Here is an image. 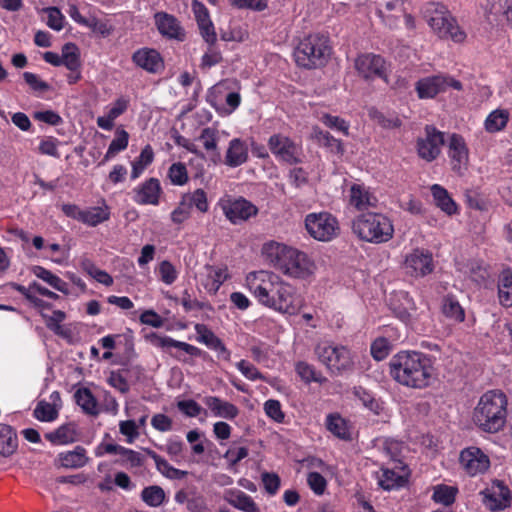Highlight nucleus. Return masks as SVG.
<instances>
[{"label":"nucleus","mask_w":512,"mask_h":512,"mask_svg":"<svg viewBox=\"0 0 512 512\" xmlns=\"http://www.w3.org/2000/svg\"><path fill=\"white\" fill-rule=\"evenodd\" d=\"M314 354L332 376L343 375L353 370V357L346 346L321 342L315 346Z\"/></svg>","instance_id":"obj_8"},{"label":"nucleus","mask_w":512,"mask_h":512,"mask_svg":"<svg viewBox=\"0 0 512 512\" xmlns=\"http://www.w3.org/2000/svg\"><path fill=\"white\" fill-rule=\"evenodd\" d=\"M181 304L184 307L186 312H189L193 309H207L209 311H213V307L210 303L200 302L197 299H192L188 290H185L183 292Z\"/></svg>","instance_id":"obj_55"},{"label":"nucleus","mask_w":512,"mask_h":512,"mask_svg":"<svg viewBox=\"0 0 512 512\" xmlns=\"http://www.w3.org/2000/svg\"><path fill=\"white\" fill-rule=\"evenodd\" d=\"M331 46L328 37L322 34H310L304 37L294 50L295 62L305 69L324 66L330 55Z\"/></svg>","instance_id":"obj_6"},{"label":"nucleus","mask_w":512,"mask_h":512,"mask_svg":"<svg viewBox=\"0 0 512 512\" xmlns=\"http://www.w3.org/2000/svg\"><path fill=\"white\" fill-rule=\"evenodd\" d=\"M141 499L150 507H159L165 500V492L160 486H148L142 490Z\"/></svg>","instance_id":"obj_44"},{"label":"nucleus","mask_w":512,"mask_h":512,"mask_svg":"<svg viewBox=\"0 0 512 512\" xmlns=\"http://www.w3.org/2000/svg\"><path fill=\"white\" fill-rule=\"evenodd\" d=\"M378 483L384 490L390 491L404 486L406 479L404 476L397 474L393 469H382V475Z\"/></svg>","instance_id":"obj_43"},{"label":"nucleus","mask_w":512,"mask_h":512,"mask_svg":"<svg viewBox=\"0 0 512 512\" xmlns=\"http://www.w3.org/2000/svg\"><path fill=\"white\" fill-rule=\"evenodd\" d=\"M390 351V344L385 338L376 339L371 345V355L377 361L385 359Z\"/></svg>","instance_id":"obj_53"},{"label":"nucleus","mask_w":512,"mask_h":512,"mask_svg":"<svg viewBox=\"0 0 512 512\" xmlns=\"http://www.w3.org/2000/svg\"><path fill=\"white\" fill-rule=\"evenodd\" d=\"M262 482L264 484V488L270 495L276 494L280 487V478L275 473L265 472L262 474Z\"/></svg>","instance_id":"obj_63"},{"label":"nucleus","mask_w":512,"mask_h":512,"mask_svg":"<svg viewBox=\"0 0 512 512\" xmlns=\"http://www.w3.org/2000/svg\"><path fill=\"white\" fill-rule=\"evenodd\" d=\"M497 487L499 489L498 494L489 490L484 493L483 502L492 511L502 510L509 504V490L500 481H497Z\"/></svg>","instance_id":"obj_27"},{"label":"nucleus","mask_w":512,"mask_h":512,"mask_svg":"<svg viewBox=\"0 0 512 512\" xmlns=\"http://www.w3.org/2000/svg\"><path fill=\"white\" fill-rule=\"evenodd\" d=\"M448 87L459 91L462 90V83L453 77L439 74L422 78L415 84V90L420 99H432L446 91Z\"/></svg>","instance_id":"obj_10"},{"label":"nucleus","mask_w":512,"mask_h":512,"mask_svg":"<svg viewBox=\"0 0 512 512\" xmlns=\"http://www.w3.org/2000/svg\"><path fill=\"white\" fill-rule=\"evenodd\" d=\"M268 147L271 153L282 162L289 165H296L303 162L302 147L283 134L278 133L270 136Z\"/></svg>","instance_id":"obj_9"},{"label":"nucleus","mask_w":512,"mask_h":512,"mask_svg":"<svg viewBox=\"0 0 512 512\" xmlns=\"http://www.w3.org/2000/svg\"><path fill=\"white\" fill-rule=\"evenodd\" d=\"M192 8L197 20L200 34L203 39L210 45H214L217 40V36L214 30V25L210 20L207 8L200 2L194 1Z\"/></svg>","instance_id":"obj_21"},{"label":"nucleus","mask_w":512,"mask_h":512,"mask_svg":"<svg viewBox=\"0 0 512 512\" xmlns=\"http://www.w3.org/2000/svg\"><path fill=\"white\" fill-rule=\"evenodd\" d=\"M48 13V22L47 25L56 30L60 31L63 28V15L60 10L56 7H49L46 9Z\"/></svg>","instance_id":"obj_64"},{"label":"nucleus","mask_w":512,"mask_h":512,"mask_svg":"<svg viewBox=\"0 0 512 512\" xmlns=\"http://www.w3.org/2000/svg\"><path fill=\"white\" fill-rule=\"evenodd\" d=\"M168 177L174 185H184L188 180L187 169L183 163H173L168 171Z\"/></svg>","instance_id":"obj_52"},{"label":"nucleus","mask_w":512,"mask_h":512,"mask_svg":"<svg viewBox=\"0 0 512 512\" xmlns=\"http://www.w3.org/2000/svg\"><path fill=\"white\" fill-rule=\"evenodd\" d=\"M109 217V207L104 203L102 206L91 207L83 210V213L80 215V221L91 227H95L107 221Z\"/></svg>","instance_id":"obj_31"},{"label":"nucleus","mask_w":512,"mask_h":512,"mask_svg":"<svg viewBox=\"0 0 512 512\" xmlns=\"http://www.w3.org/2000/svg\"><path fill=\"white\" fill-rule=\"evenodd\" d=\"M248 160V147L244 141L234 138L229 142L225 156V164L229 167H238Z\"/></svg>","instance_id":"obj_24"},{"label":"nucleus","mask_w":512,"mask_h":512,"mask_svg":"<svg viewBox=\"0 0 512 512\" xmlns=\"http://www.w3.org/2000/svg\"><path fill=\"white\" fill-rule=\"evenodd\" d=\"M194 330L197 334V340L205 344L209 349L217 353V357L229 361L231 352L226 348L223 341L209 329L205 324H196Z\"/></svg>","instance_id":"obj_17"},{"label":"nucleus","mask_w":512,"mask_h":512,"mask_svg":"<svg viewBox=\"0 0 512 512\" xmlns=\"http://www.w3.org/2000/svg\"><path fill=\"white\" fill-rule=\"evenodd\" d=\"M509 113L506 110H495L485 120V128L488 132H498L506 127Z\"/></svg>","instance_id":"obj_45"},{"label":"nucleus","mask_w":512,"mask_h":512,"mask_svg":"<svg viewBox=\"0 0 512 512\" xmlns=\"http://www.w3.org/2000/svg\"><path fill=\"white\" fill-rule=\"evenodd\" d=\"M129 134L123 128H117L115 131V137L111 141L106 154L100 164H104L109 161L113 157H115L119 152L125 150L128 146Z\"/></svg>","instance_id":"obj_35"},{"label":"nucleus","mask_w":512,"mask_h":512,"mask_svg":"<svg viewBox=\"0 0 512 512\" xmlns=\"http://www.w3.org/2000/svg\"><path fill=\"white\" fill-rule=\"evenodd\" d=\"M120 433L127 437V443L131 444L139 436L138 427L133 420L121 421L119 423Z\"/></svg>","instance_id":"obj_60"},{"label":"nucleus","mask_w":512,"mask_h":512,"mask_svg":"<svg viewBox=\"0 0 512 512\" xmlns=\"http://www.w3.org/2000/svg\"><path fill=\"white\" fill-rule=\"evenodd\" d=\"M264 410L268 417L281 423L284 420V413L281 410V404L278 400L269 399L264 403Z\"/></svg>","instance_id":"obj_56"},{"label":"nucleus","mask_w":512,"mask_h":512,"mask_svg":"<svg viewBox=\"0 0 512 512\" xmlns=\"http://www.w3.org/2000/svg\"><path fill=\"white\" fill-rule=\"evenodd\" d=\"M154 159V152L150 145H146L139 157L132 163L131 178L137 179L145 168L152 163Z\"/></svg>","instance_id":"obj_42"},{"label":"nucleus","mask_w":512,"mask_h":512,"mask_svg":"<svg viewBox=\"0 0 512 512\" xmlns=\"http://www.w3.org/2000/svg\"><path fill=\"white\" fill-rule=\"evenodd\" d=\"M431 193L436 206L439 207L442 211L448 215H452L456 212L457 206L453 199L449 196L446 189L438 184H434L431 187Z\"/></svg>","instance_id":"obj_32"},{"label":"nucleus","mask_w":512,"mask_h":512,"mask_svg":"<svg viewBox=\"0 0 512 512\" xmlns=\"http://www.w3.org/2000/svg\"><path fill=\"white\" fill-rule=\"evenodd\" d=\"M32 273L36 277L42 279L55 290L60 291L65 295H68L70 293L68 289V284L65 281H63L60 277L53 274L51 271L47 270L46 268L42 266H34L32 268Z\"/></svg>","instance_id":"obj_34"},{"label":"nucleus","mask_w":512,"mask_h":512,"mask_svg":"<svg viewBox=\"0 0 512 512\" xmlns=\"http://www.w3.org/2000/svg\"><path fill=\"white\" fill-rule=\"evenodd\" d=\"M45 438L53 444H67L75 441V429L71 424L60 426L53 432L47 433Z\"/></svg>","instance_id":"obj_40"},{"label":"nucleus","mask_w":512,"mask_h":512,"mask_svg":"<svg viewBox=\"0 0 512 512\" xmlns=\"http://www.w3.org/2000/svg\"><path fill=\"white\" fill-rule=\"evenodd\" d=\"M60 466L67 469H78L84 467L89 458L86 455V449L80 445L71 451L61 452L56 459Z\"/></svg>","instance_id":"obj_23"},{"label":"nucleus","mask_w":512,"mask_h":512,"mask_svg":"<svg viewBox=\"0 0 512 512\" xmlns=\"http://www.w3.org/2000/svg\"><path fill=\"white\" fill-rule=\"evenodd\" d=\"M154 18L157 29L161 35L179 41L184 40V30L180 22L173 15L165 12H157Z\"/></svg>","instance_id":"obj_19"},{"label":"nucleus","mask_w":512,"mask_h":512,"mask_svg":"<svg viewBox=\"0 0 512 512\" xmlns=\"http://www.w3.org/2000/svg\"><path fill=\"white\" fill-rule=\"evenodd\" d=\"M423 16L439 38L451 39L456 43H462L466 39V33L459 27L457 20L445 5L427 3L423 9Z\"/></svg>","instance_id":"obj_7"},{"label":"nucleus","mask_w":512,"mask_h":512,"mask_svg":"<svg viewBox=\"0 0 512 512\" xmlns=\"http://www.w3.org/2000/svg\"><path fill=\"white\" fill-rule=\"evenodd\" d=\"M262 254L276 269L294 278H305L312 273L308 256L297 249L277 242L263 245Z\"/></svg>","instance_id":"obj_3"},{"label":"nucleus","mask_w":512,"mask_h":512,"mask_svg":"<svg viewBox=\"0 0 512 512\" xmlns=\"http://www.w3.org/2000/svg\"><path fill=\"white\" fill-rule=\"evenodd\" d=\"M448 155L451 159L453 171L462 174L468 162V149L462 136L452 134L448 144Z\"/></svg>","instance_id":"obj_18"},{"label":"nucleus","mask_w":512,"mask_h":512,"mask_svg":"<svg viewBox=\"0 0 512 512\" xmlns=\"http://www.w3.org/2000/svg\"><path fill=\"white\" fill-rule=\"evenodd\" d=\"M507 404V397L502 391L485 392L474 408L473 422L483 432H499L506 423Z\"/></svg>","instance_id":"obj_4"},{"label":"nucleus","mask_w":512,"mask_h":512,"mask_svg":"<svg viewBox=\"0 0 512 512\" xmlns=\"http://www.w3.org/2000/svg\"><path fill=\"white\" fill-rule=\"evenodd\" d=\"M424 130L425 137L417 139V153L421 159L432 162L440 155L445 143L444 133L432 125H426Z\"/></svg>","instance_id":"obj_12"},{"label":"nucleus","mask_w":512,"mask_h":512,"mask_svg":"<svg viewBox=\"0 0 512 512\" xmlns=\"http://www.w3.org/2000/svg\"><path fill=\"white\" fill-rule=\"evenodd\" d=\"M313 137L320 146H323L329 150L330 153L342 156L344 154V147L340 140L334 138L328 131H323L319 128H315L313 131Z\"/></svg>","instance_id":"obj_33"},{"label":"nucleus","mask_w":512,"mask_h":512,"mask_svg":"<svg viewBox=\"0 0 512 512\" xmlns=\"http://www.w3.org/2000/svg\"><path fill=\"white\" fill-rule=\"evenodd\" d=\"M132 60L149 73H157L163 68L162 57L155 49H139L133 53Z\"/></svg>","instance_id":"obj_20"},{"label":"nucleus","mask_w":512,"mask_h":512,"mask_svg":"<svg viewBox=\"0 0 512 512\" xmlns=\"http://www.w3.org/2000/svg\"><path fill=\"white\" fill-rule=\"evenodd\" d=\"M457 491L455 487L439 485L435 488L432 498L437 503L449 506L454 503Z\"/></svg>","instance_id":"obj_49"},{"label":"nucleus","mask_w":512,"mask_h":512,"mask_svg":"<svg viewBox=\"0 0 512 512\" xmlns=\"http://www.w3.org/2000/svg\"><path fill=\"white\" fill-rule=\"evenodd\" d=\"M354 67L365 80L381 78L387 82L386 61L380 55L372 53L359 55L355 59Z\"/></svg>","instance_id":"obj_13"},{"label":"nucleus","mask_w":512,"mask_h":512,"mask_svg":"<svg viewBox=\"0 0 512 512\" xmlns=\"http://www.w3.org/2000/svg\"><path fill=\"white\" fill-rule=\"evenodd\" d=\"M459 461L465 472L470 476L482 474L490 467L489 457L475 446L463 449Z\"/></svg>","instance_id":"obj_15"},{"label":"nucleus","mask_w":512,"mask_h":512,"mask_svg":"<svg viewBox=\"0 0 512 512\" xmlns=\"http://www.w3.org/2000/svg\"><path fill=\"white\" fill-rule=\"evenodd\" d=\"M353 233L363 241L371 243L388 242L394 233L391 220L381 213H362L352 220Z\"/></svg>","instance_id":"obj_5"},{"label":"nucleus","mask_w":512,"mask_h":512,"mask_svg":"<svg viewBox=\"0 0 512 512\" xmlns=\"http://www.w3.org/2000/svg\"><path fill=\"white\" fill-rule=\"evenodd\" d=\"M295 370L299 377L307 384L311 382L322 384L327 381V379L322 376L321 373L316 372L313 365L305 361H298L295 364Z\"/></svg>","instance_id":"obj_41"},{"label":"nucleus","mask_w":512,"mask_h":512,"mask_svg":"<svg viewBox=\"0 0 512 512\" xmlns=\"http://www.w3.org/2000/svg\"><path fill=\"white\" fill-rule=\"evenodd\" d=\"M17 446L15 430L10 425L0 423V455L3 457L11 456L16 451Z\"/></svg>","instance_id":"obj_28"},{"label":"nucleus","mask_w":512,"mask_h":512,"mask_svg":"<svg viewBox=\"0 0 512 512\" xmlns=\"http://www.w3.org/2000/svg\"><path fill=\"white\" fill-rule=\"evenodd\" d=\"M376 199L359 185L351 187L350 203L358 210L374 206Z\"/></svg>","instance_id":"obj_38"},{"label":"nucleus","mask_w":512,"mask_h":512,"mask_svg":"<svg viewBox=\"0 0 512 512\" xmlns=\"http://www.w3.org/2000/svg\"><path fill=\"white\" fill-rule=\"evenodd\" d=\"M177 407L188 417H196L202 412V407L194 400L179 401Z\"/></svg>","instance_id":"obj_62"},{"label":"nucleus","mask_w":512,"mask_h":512,"mask_svg":"<svg viewBox=\"0 0 512 512\" xmlns=\"http://www.w3.org/2000/svg\"><path fill=\"white\" fill-rule=\"evenodd\" d=\"M57 415L58 412L53 405L45 401H40L34 410L35 418L43 422L53 421Z\"/></svg>","instance_id":"obj_51"},{"label":"nucleus","mask_w":512,"mask_h":512,"mask_svg":"<svg viewBox=\"0 0 512 512\" xmlns=\"http://www.w3.org/2000/svg\"><path fill=\"white\" fill-rule=\"evenodd\" d=\"M442 311L444 315L457 322H462L465 318V313L461 305L453 297H446L444 299Z\"/></svg>","instance_id":"obj_48"},{"label":"nucleus","mask_w":512,"mask_h":512,"mask_svg":"<svg viewBox=\"0 0 512 512\" xmlns=\"http://www.w3.org/2000/svg\"><path fill=\"white\" fill-rule=\"evenodd\" d=\"M238 370L249 380H265L262 373L252 364L246 360H241L237 363Z\"/></svg>","instance_id":"obj_58"},{"label":"nucleus","mask_w":512,"mask_h":512,"mask_svg":"<svg viewBox=\"0 0 512 512\" xmlns=\"http://www.w3.org/2000/svg\"><path fill=\"white\" fill-rule=\"evenodd\" d=\"M203 402L216 417L234 419L239 413V409L234 404L216 396H207Z\"/></svg>","instance_id":"obj_25"},{"label":"nucleus","mask_w":512,"mask_h":512,"mask_svg":"<svg viewBox=\"0 0 512 512\" xmlns=\"http://www.w3.org/2000/svg\"><path fill=\"white\" fill-rule=\"evenodd\" d=\"M183 199L189 203L191 208L195 206L200 212L208 210L207 196L203 189H197L193 193L184 194Z\"/></svg>","instance_id":"obj_50"},{"label":"nucleus","mask_w":512,"mask_h":512,"mask_svg":"<svg viewBox=\"0 0 512 512\" xmlns=\"http://www.w3.org/2000/svg\"><path fill=\"white\" fill-rule=\"evenodd\" d=\"M310 489L317 495H322L326 489V479L318 472H310L307 476Z\"/></svg>","instance_id":"obj_57"},{"label":"nucleus","mask_w":512,"mask_h":512,"mask_svg":"<svg viewBox=\"0 0 512 512\" xmlns=\"http://www.w3.org/2000/svg\"><path fill=\"white\" fill-rule=\"evenodd\" d=\"M391 377L403 386L422 389L429 386L433 363L429 356L416 351H400L389 361Z\"/></svg>","instance_id":"obj_2"},{"label":"nucleus","mask_w":512,"mask_h":512,"mask_svg":"<svg viewBox=\"0 0 512 512\" xmlns=\"http://www.w3.org/2000/svg\"><path fill=\"white\" fill-rule=\"evenodd\" d=\"M405 266L413 276H426L433 271L432 254L428 251L416 249L406 257Z\"/></svg>","instance_id":"obj_16"},{"label":"nucleus","mask_w":512,"mask_h":512,"mask_svg":"<svg viewBox=\"0 0 512 512\" xmlns=\"http://www.w3.org/2000/svg\"><path fill=\"white\" fill-rule=\"evenodd\" d=\"M498 298L503 307H512V269H504L498 280Z\"/></svg>","instance_id":"obj_30"},{"label":"nucleus","mask_w":512,"mask_h":512,"mask_svg":"<svg viewBox=\"0 0 512 512\" xmlns=\"http://www.w3.org/2000/svg\"><path fill=\"white\" fill-rule=\"evenodd\" d=\"M305 227L314 239L329 241L336 235L338 222L336 218L329 213H311L305 218Z\"/></svg>","instance_id":"obj_11"},{"label":"nucleus","mask_w":512,"mask_h":512,"mask_svg":"<svg viewBox=\"0 0 512 512\" xmlns=\"http://www.w3.org/2000/svg\"><path fill=\"white\" fill-rule=\"evenodd\" d=\"M224 499L233 507L244 512H261L254 500L241 490H226Z\"/></svg>","instance_id":"obj_26"},{"label":"nucleus","mask_w":512,"mask_h":512,"mask_svg":"<svg viewBox=\"0 0 512 512\" xmlns=\"http://www.w3.org/2000/svg\"><path fill=\"white\" fill-rule=\"evenodd\" d=\"M191 207L183 198L179 205L172 211L171 220L176 224H181L190 217Z\"/></svg>","instance_id":"obj_59"},{"label":"nucleus","mask_w":512,"mask_h":512,"mask_svg":"<svg viewBox=\"0 0 512 512\" xmlns=\"http://www.w3.org/2000/svg\"><path fill=\"white\" fill-rule=\"evenodd\" d=\"M327 429L340 439L347 440L350 437L346 422L339 415H328L326 421Z\"/></svg>","instance_id":"obj_46"},{"label":"nucleus","mask_w":512,"mask_h":512,"mask_svg":"<svg viewBox=\"0 0 512 512\" xmlns=\"http://www.w3.org/2000/svg\"><path fill=\"white\" fill-rule=\"evenodd\" d=\"M23 78L34 91L45 92L50 89V85L47 82L41 80L36 74L32 72H24Z\"/></svg>","instance_id":"obj_61"},{"label":"nucleus","mask_w":512,"mask_h":512,"mask_svg":"<svg viewBox=\"0 0 512 512\" xmlns=\"http://www.w3.org/2000/svg\"><path fill=\"white\" fill-rule=\"evenodd\" d=\"M119 458L115 460V464L128 467L136 468L141 467L144 464V456L137 451L123 447L120 449L118 454Z\"/></svg>","instance_id":"obj_39"},{"label":"nucleus","mask_w":512,"mask_h":512,"mask_svg":"<svg viewBox=\"0 0 512 512\" xmlns=\"http://www.w3.org/2000/svg\"><path fill=\"white\" fill-rule=\"evenodd\" d=\"M74 398L76 403L83 409L86 414L92 416H97L99 414L97 401L88 388L78 389L74 394Z\"/></svg>","instance_id":"obj_36"},{"label":"nucleus","mask_w":512,"mask_h":512,"mask_svg":"<svg viewBox=\"0 0 512 512\" xmlns=\"http://www.w3.org/2000/svg\"><path fill=\"white\" fill-rule=\"evenodd\" d=\"M129 370L126 368L111 371L108 377V383L113 388L117 389L120 393L126 394L130 390V386L127 381Z\"/></svg>","instance_id":"obj_47"},{"label":"nucleus","mask_w":512,"mask_h":512,"mask_svg":"<svg viewBox=\"0 0 512 512\" xmlns=\"http://www.w3.org/2000/svg\"><path fill=\"white\" fill-rule=\"evenodd\" d=\"M221 207L224 215L232 224L244 222L258 213V208L243 197L223 201Z\"/></svg>","instance_id":"obj_14"},{"label":"nucleus","mask_w":512,"mask_h":512,"mask_svg":"<svg viewBox=\"0 0 512 512\" xmlns=\"http://www.w3.org/2000/svg\"><path fill=\"white\" fill-rule=\"evenodd\" d=\"M159 274L161 281L167 285L172 284L177 279V271L174 265L168 260H164L160 263Z\"/></svg>","instance_id":"obj_54"},{"label":"nucleus","mask_w":512,"mask_h":512,"mask_svg":"<svg viewBox=\"0 0 512 512\" xmlns=\"http://www.w3.org/2000/svg\"><path fill=\"white\" fill-rule=\"evenodd\" d=\"M134 201L141 205H157L161 193L160 182L156 178L146 180L141 186L134 190Z\"/></svg>","instance_id":"obj_22"},{"label":"nucleus","mask_w":512,"mask_h":512,"mask_svg":"<svg viewBox=\"0 0 512 512\" xmlns=\"http://www.w3.org/2000/svg\"><path fill=\"white\" fill-rule=\"evenodd\" d=\"M151 337L154 339L153 343L161 348H177L194 357H199L202 355L201 349L186 342L175 340L169 336L161 337L154 333L151 335Z\"/></svg>","instance_id":"obj_29"},{"label":"nucleus","mask_w":512,"mask_h":512,"mask_svg":"<svg viewBox=\"0 0 512 512\" xmlns=\"http://www.w3.org/2000/svg\"><path fill=\"white\" fill-rule=\"evenodd\" d=\"M247 285L260 304L278 312L293 315L300 307L294 287L272 272H251L247 276Z\"/></svg>","instance_id":"obj_1"},{"label":"nucleus","mask_w":512,"mask_h":512,"mask_svg":"<svg viewBox=\"0 0 512 512\" xmlns=\"http://www.w3.org/2000/svg\"><path fill=\"white\" fill-rule=\"evenodd\" d=\"M61 60H63L62 65L71 72L78 71L81 66L78 47L71 42L64 44L62 47Z\"/></svg>","instance_id":"obj_37"}]
</instances>
